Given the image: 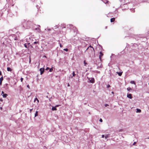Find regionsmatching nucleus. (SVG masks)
Returning <instances> with one entry per match:
<instances>
[{
    "mask_svg": "<svg viewBox=\"0 0 149 149\" xmlns=\"http://www.w3.org/2000/svg\"><path fill=\"white\" fill-rule=\"evenodd\" d=\"M64 50L65 51H66V52H67V51H68V49H67V48L66 49H64Z\"/></svg>",
    "mask_w": 149,
    "mask_h": 149,
    "instance_id": "nucleus-22",
    "label": "nucleus"
},
{
    "mask_svg": "<svg viewBox=\"0 0 149 149\" xmlns=\"http://www.w3.org/2000/svg\"><path fill=\"white\" fill-rule=\"evenodd\" d=\"M108 135H107L105 136V139H106L107 138H108Z\"/></svg>",
    "mask_w": 149,
    "mask_h": 149,
    "instance_id": "nucleus-26",
    "label": "nucleus"
},
{
    "mask_svg": "<svg viewBox=\"0 0 149 149\" xmlns=\"http://www.w3.org/2000/svg\"><path fill=\"white\" fill-rule=\"evenodd\" d=\"M72 74H73V77H74L75 75V74L74 73V71H73V73H72Z\"/></svg>",
    "mask_w": 149,
    "mask_h": 149,
    "instance_id": "nucleus-21",
    "label": "nucleus"
},
{
    "mask_svg": "<svg viewBox=\"0 0 149 149\" xmlns=\"http://www.w3.org/2000/svg\"><path fill=\"white\" fill-rule=\"evenodd\" d=\"M100 121L101 122H102V119H101V118H100Z\"/></svg>",
    "mask_w": 149,
    "mask_h": 149,
    "instance_id": "nucleus-28",
    "label": "nucleus"
},
{
    "mask_svg": "<svg viewBox=\"0 0 149 149\" xmlns=\"http://www.w3.org/2000/svg\"><path fill=\"white\" fill-rule=\"evenodd\" d=\"M136 110H137L136 112H137V113H138V112L141 113V110H140V109H136Z\"/></svg>",
    "mask_w": 149,
    "mask_h": 149,
    "instance_id": "nucleus-10",
    "label": "nucleus"
},
{
    "mask_svg": "<svg viewBox=\"0 0 149 149\" xmlns=\"http://www.w3.org/2000/svg\"><path fill=\"white\" fill-rule=\"evenodd\" d=\"M102 138H104V135H102Z\"/></svg>",
    "mask_w": 149,
    "mask_h": 149,
    "instance_id": "nucleus-34",
    "label": "nucleus"
},
{
    "mask_svg": "<svg viewBox=\"0 0 149 149\" xmlns=\"http://www.w3.org/2000/svg\"><path fill=\"white\" fill-rule=\"evenodd\" d=\"M9 40H10V41H11V40H10V39H9Z\"/></svg>",
    "mask_w": 149,
    "mask_h": 149,
    "instance_id": "nucleus-41",
    "label": "nucleus"
},
{
    "mask_svg": "<svg viewBox=\"0 0 149 149\" xmlns=\"http://www.w3.org/2000/svg\"><path fill=\"white\" fill-rule=\"evenodd\" d=\"M106 1H105L104 0L103 1L104 2V3L105 4H109L108 2L109 1H107V0H105Z\"/></svg>",
    "mask_w": 149,
    "mask_h": 149,
    "instance_id": "nucleus-13",
    "label": "nucleus"
},
{
    "mask_svg": "<svg viewBox=\"0 0 149 149\" xmlns=\"http://www.w3.org/2000/svg\"><path fill=\"white\" fill-rule=\"evenodd\" d=\"M33 43L34 44H39V42L38 41L37 42H34Z\"/></svg>",
    "mask_w": 149,
    "mask_h": 149,
    "instance_id": "nucleus-19",
    "label": "nucleus"
},
{
    "mask_svg": "<svg viewBox=\"0 0 149 149\" xmlns=\"http://www.w3.org/2000/svg\"><path fill=\"white\" fill-rule=\"evenodd\" d=\"M3 44V45H5V46H7V45H8V44H5L4 43V42H3V43H2Z\"/></svg>",
    "mask_w": 149,
    "mask_h": 149,
    "instance_id": "nucleus-18",
    "label": "nucleus"
},
{
    "mask_svg": "<svg viewBox=\"0 0 149 149\" xmlns=\"http://www.w3.org/2000/svg\"><path fill=\"white\" fill-rule=\"evenodd\" d=\"M28 45H30V43H29Z\"/></svg>",
    "mask_w": 149,
    "mask_h": 149,
    "instance_id": "nucleus-40",
    "label": "nucleus"
},
{
    "mask_svg": "<svg viewBox=\"0 0 149 149\" xmlns=\"http://www.w3.org/2000/svg\"><path fill=\"white\" fill-rule=\"evenodd\" d=\"M36 100H37V102H38V103L39 102V100H38L36 98L34 100V102H35V101Z\"/></svg>",
    "mask_w": 149,
    "mask_h": 149,
    "instance_id": "nucleus-16",
    "label": "nucleus"
},
{
    "mask_svg": "<svg viewBox=\"0 0 149 149\" xmlns=\"http://www.w3.org/2000/svg\"><path fill=\"white\" fill-rule=\"evenodd\" d=\"M107 106H108V104H106L105 105V107H107Z\"/></svg>",
    "mask_w": 149,
    "mask_h": 149,
    "instance_id": "nucleus-36",
    "label": "nucleus"
},
{
    "mask_svg": "<svg viewBox=\"0 0 149 149\" xmlns=\"http://www.w3.org/2000/svg\"><path fill=\"white\" fill-rule=\"evenodd\" d=\"M2 74H1V71H0V75H1Z\"/></svg>",
    "mask_w": 149,
    "mask_h": 149,
    "instance_id": "nucleus-35",
    "label": "nucleus"
},
{
    "mask_svg": "<svg viewBox=\"0 0 149 149\" xmlns=\"http://www.w3.org/2000/svg\"><path fill=\"white\" fill-rule=\"evenodd\" d=\"M32 110H33V109H31L30 110V113H31V111H32Z\"/></svg>",
    "mask_w": 149,
    "mask_h": 149,
    "instance_id": "nucleus-32",
    "label": "nucleus"
},
{
    "mask_svg": "<svg viewBox=\"0 0 149 149\" xmlns=\"http://www.w3.org/2000/svg\"><path fill=\"white\" fill-rule=\"evenodd\" d=\"M23 78H21V82H22L23 81Z\"/></svg>",
    "mask_w": 149,
    "mask_h": 149,
    "instance_id": "nucleus-27",
    "label": "nucleus"
},
{
    "mask_svg": "<svg viewBox=\"0 0 149 149\" xmlns=\"http://www.w3.org/2000/svg\"><path fill=\"white\" fill-rule=\"evenodd\" d=\"M53 70V69L52 68H51L50 69H49V72H52V71Z\"/></svg>",
    "mask_w": 149,
    "mask_h": 149,
    "instance_id": "nucleus-23",
    "label": "nucleus"
},
{
    "mask_svg": "<svg viewBox=\"0 0 149 149\" xmlns=\"http://www.w3.org/2000/svg\"><path fill=\"white\" fill-rule=\"evenodd\" d=\"M60 46L61 47H62V45L61 44H60Z\"/></svg>",
    "mask_w": 149,
    "mask_h": 149,
    "instance_id": "nucleus-37",
    "label": "nucleus"
},
{
    "mask_svg": "<svg viewBox=\"0 0 149 149\" xmlns=\"http://www.w3.org/2000/svg\"><path fill=\"white\" fill-rule=\"evenodd\" d=\"M38 111H36V113H35V117H36L37 116H38Z\"/></svg>",
    "mask_w": 149,
    "mask_h": 149,
    "instance_id": "nucleus-12",
    "label": "nucleus"
},
{
    "mask_svg": "<svg viewBox=\"0 0 149 149\" xmlns=\"http://www.w3.org/2000/svg\"><path fill=\"white\" fill-rule=\"evenodd\" d=\"M110 87V85H109H109H107V88H109V87Z\"/></svg>",
    "mask_w": 149,
    "mask_h": 149,
    "instance_id": "nucleus-29",
    "label": "nucleus"
},
{
    "mask_svg": "<svg viewBox=\"0 0 149 149\" xmlns=\"http://www.w3.org/2000/svg\"><path fill=\"white\" fill-rule=\"evenodd\" d=\"M40 74H42L44 72V68H41L40 69Z\"/></svg>",
    "mask_w": 149,
    "mask_h": 149,
    "instance_id": "nucleus-3",
    "label": "nucleus"
},
{
    "mask_svg": "<svg viewBox=\"0 0 149 149\" xmlns=\"http://www.w3.org/2000/svg\"><path fill=\"white\" fill-rule=\"evenodd\" d=\"M27 87L28 88H29V85H27Z\"/></svg>",
    "mask_w": 149,
    "mask_h": 149,
    "instance_id": "nucleus-33",
    "label": "nucleus"
},
{
    "mask_svg": "<svg viewBox=\"0 0 149 149\" xmlns=\"http://www.w3.org/2000/svg\"><path fill=\"white\" fill-rule=\"evenodd\" d=\"M1 109H2V107H1Z\"/></svg>",
    "mask_w": 149,
    "mask_h": 149,
    "instance_id": "nucleus-43",
    "label": "nucleus"
},
{
    "mask_svg": "<svg viewBox=\"0 0 149 149\" xmlns=\"http://www.w3.org/2000/svg\"><path fill=\"white\" fill-rule=\"evenodd\" d=\"M99 58L100 60H101L102 56L103 55V54L102 52H100V53Z\"/></svg>",
    "mask_w": 149,
    "mask_h": 149,
    "instance_id": "nucleus-4",
    "label": "nucleus"
},
{
    "mask_svg": "<svg viewBox=\"0 0 149 149\" xmlns=\"http://www.w3.org/2000/svg\"><path fill=\"white\" fill-rule=\"evenodd\" d=\"M127 97L130 99H132V95L131 94H128L127 95Z\"/></svg>",
    "mask_w": 149,
    "mask_h": 149,
    "instance_id": "nucleus-5",
    "label": "nucleus"
},
{
    "mask_svg": "<svg viewBox=\"0 0 149 149\" xmlns=\"http://www.w3.org/2000/svg\"><path fill=\"white\" fill-rule=\"evenodd\" d=\"M49 69V68H48V67H47L46 69V70H48Z\"/></svg>",
    "mask_w": 149,
    "mask_h": 149,
    "instance_id": "nucleus-30",
    "label": "nucleus"
},
{
    "mask_svg": "<svg viewBox=\"0 0 149 149\" xmlns=\"http://www.w3.org/2000/svg\"><path fill=\"white\" fill-rule=\"evenodd\" d=\"M115 20V18H113L111 19L110 21L111 22H114Z\"/></svg>",
    "mask_w": 149,
    "mask_h": 149,
    "instance_id": "nucleus-9",
    "label": "nucleus"
},
{
    "mask_svg": "<svg viewBox=\"0 0 149 149\" xmlns=\"http://www.w3.org/2000/svg\"><path fill=\"white\" fill-rule=\"evenodd\" d=\"M14 40H17V38L16 36H15L14 38Z\"/></svg>",
    "mask_w": 149,
    "mask_h": 149,
    "instance_id": "nucleus-24",
    "label": "nucleus"
},
{
    "mask_svg": "<svg viewBox=\"0 0 149 149\" xmlns=\"http://www.w3.org/2000/svg\"><path fill=\"white\" fill-rule=\"evenodd\" d=\"M130 83L132 84H135V81H130Z\"/></svg>",
    "mask_w": 149,
    "mask_h": 149,
    "instance_id": "nucleus-15",
    "label": "nucleus"
},
{
    "mask_svg": "<svg viewBox=\"0 0 149 149\" xmlns=\"http://www.w3.org/2000/svg\"><path fill=\"white\" fill-rule=\"evenodd\" d=\"M68 86H70V85L69 84H68Z\"/></svg>",
    "mask_w": 149,
    "mask_h": 149,
    "instance_id": "nucleus-38",
    "label": "nucleus"
},
{
    "mask_svg": "<svg viewBox=\"0 0 149 149\" xmlns=\"http://www.w3.org/2000/svg\"><path fill=\"white\" fill-rule=\"evenodd\" d=\"M84 65L85 66H86V65L87 64V63H86L85 60L84 61Z\"/></svg>",
    "mask_w": 149,
    "mask_h": 149,
    "instance_id": "nucleus-20",
    "label": "nucleus"
},
{
    "mask_svg": "<svg viewBox=\"0 0 149 149\" xmlns=\"http://www.w3.org/2000/svg\"><path fill=\"white\" fill-rule=\"evenodd\" d=\"M112 94H114V92H112Z\"/></svg>",
    "mask_w": 149,
    "mask_h": 149,
    "instance_id": "nucleus-39",
    "label": "nucleus"
},
{
    "mask_svg": "<svg viewBox=\"0 0 149 149\" xmlns=\"http://www.w3.org/2000/svg\"><path fill=\"white\" fill-rule=\"evenodd\" d=\"M90 82L92 83H94L95 82L94 79L93 78H92L90 80Z\"/></svg>",
    "mask_w": 149,
    "mask_h": 149,
    "instance_id": "nucleus-7",
    "label": "nucleus"
},
{
    "mask_svg": "<svg viewBox=\"0 0 149 149\" xmlns=\"http://www.w3.org/2000/svg\"><path fill=\"white\" fill-rule=\"evenodd\" d=\"M117 73L119 76H121L122 74V72H117Z\"/></svg>",
    "mask_w": 149,
    "mask_h": 149,
    "instance_id": "nucleus-14",
    "label": "nucleus"
},
{
    "mask_svg": "<svg viewBox=\"0 0 149 149\" xmlns=\"http://www.w3.org/2000/svg\"><path fill=\"white\" fill-rule=\"evenodd\" d=\"M1 95L3 97H6L8 95L6 94H4L3 91H2Z\"/></svg>",
    "mask_w": 149,
    "mask_h": 149,
    "instance_id": "nucleus-1",
    "label": "nucleus"
},
{
    "mask_svg": "<svg viewBox=\"0 0 149 149\" xmlns=\"http://www.w3.org/2000/svg\"><path fill=\"white\" fill-rule=\"evenodd\" d=\"M24 46L26 48L27 47V46L26 44H24Z\"/></svg>",
    "mask_w": 149,
    "mask_h": 149,
    "instance_id": "nucleus-25",
    "label": "nucleus"
},
{
    "mask_svg": "<svg viewBox=\"0 0 149 149\" xmlns=\"http://www.w3.org/2000/svg\"><path fill=\"white\" fill-rule=\"evenodd\" d=\"M7 70L8 71L11 72L12 70V69L10 67H8L7 68Z\"/></svg>",
    "mask_w": 149,
    "mask_h": 149,
    "instance_id": "nucleus-8",
    "label": "nucleus"
},
{
    "mask_svg": "<svg viewBox=\"0 0 149 149\" xmlns=\"http://www.w3.org/2000/svg\"><path fill=\"white\" fill-rule=\"evenodd\" d=\"M56 110V108L55 107H53L52 108V110L53 111Z\"/></svg>",
    "mask_w": 149,
    "mask_h": 149,
    "instance_id": "nucleus-11",
    "label": "nucleus"
},
{
    "mask_svg": "<svg viewBox=\"0 0 149 149\" xmlns=\"http://www.w3.org/2000/svg\"><path fill=\"white\" fill-rule=\"evenodd\" d=\"M148 84L149 85V84Z\"/></svg>",
    "mask_w": 149,
    "mask_h": 149,
    "instance_id": "nucleus-44",
    "label": "nucleus"
},
{
    "mask_svg": "<svg viewBox=\"0 0 149 149\" xmlns=\"http://www.w3.org/2000/svg\"><path fill=\"white\" fill-rule=\"evenodd\" d=\"M136 143V142H134L133 144V145H134Z\"/></svg>",
    "mask_w": 149,
    "mask_h": 149,
    "instance_id": "nucleus-31",
    "label": "nucleus"
},
{
    "mask_svg": "<svg viewBox=\"0 0 149 149\" xmlns=\"http://www.w3.org/2000/svg\"><path fill=\"white\" fill-rule=\"evenodd\" d=\"M127 90L128 91H129L132 90V89L130 88H127Z\"/></svg>",
    "mask_w": 149,
    "mask_h": 149,
    "instance_id": "nucleus-17",
    "label": "nucleus"
},
{
    "mask_svg": "<svg viewBox=\"0 0 149 149\" xmlns=\"http://www.w3.org/2000/svg\"><path fill=\"white\" fill-rule=\"evenodd\" d=\"M8 40V39H7V41H8V40Z\"/></svg>",
    "mask_w": 149,
    "mask_h": 149,
    "instance_id": "nucleus-42",
    "label": "nucleus"
},
{
    "mask_svg": "<svg viewBox=\"0 0 149 149\" xmlns=\"http://www.w3.org/2000/svg\"><path fill=\"white\" fill-rule=\"evenodd\" d=\"M89 48H91V51L92 52L94 51V48L91 45H90L89 47H88V48L86 49V50H87L88 49H89Z\"/></svg>",
    "mask_w": 149,
    "mask_h": 149,
    "instance_id": "nucleus-2",
    "label": "nucleus"
},
{
    "mask_svg": "<svg viewBox=\"0 0 149 149\" xmlns=\"http://www.w3.org/2000/svg\"><path fill=\"white\" fill-rule=\"evenodd\" d=\"M3 80V76H2L0 78V85H1L2 84V81Z\"/></svg>",
    "mask_w": 149,
    "mask_h": 149,
    "instance_id": "nucleus-6",
    "label": "nucleus"
}]
</instances>
